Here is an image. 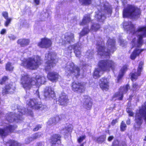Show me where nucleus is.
<instances>
[{"mask_svg":"<svg viewBox=\"0 0 146 146\" xmlns=\"http://www.w3.org/2000/svg\"><path fill=\"white\" fill-rule=\"evenodd\" d=\"M103 17L106 18L104 14H102L100 11L97 12L95 15V18L98 21L104 22V20L102 19Z\"/></svg>","mask_w":146,"mask_h":146,"instance_id":"obj_27","label":"nucleus"},{"mask_svg":"<svg viewBox=\"0 0 146 146\" xmlns=\"http://www.w3.org/2000/svg\"><path fill=\"white\" fill-rule=\"evenodd\" d=\"M77 44H75L73 45H71L69 46L67 49V52L68 53L71 54L72 52V50L74 51L75 49L76 48V47Z\"/></svg>","mask_w":146,"mask_h":146,"instance_id":"obj_36","label":"nucleus"},{"mask_svg":"<svg viewBox=\"0 0 146 146\" xmlns=\"http://www.w3.org/2000/svg\"><path fill=\"white\" fill-rule=\"evenodd\" d=\"M127 70V67L126 65L123 66L122 68L120 70L119 74L117 76V83H119L121 82L125 72Z\"/></svg>","mask_w":146,"mask_h":146,"instance_id":"obj_23","label":"nucleus"},{"mask_svg":"<svg viewBox=\"0 0 146 146\" xmlns=\"http://www.w3.org/2000/svg\"><path fill=\"white\" fill-rule=\"evenodd\" d=\"M6 21L4 22V25L6 27H7L11 23L12 19L10 18H8L5 19Z\"/></svg>","mask_w":146,"mask_h":146,"instance_id":"obj_43","label":"nucleus"},{"mask_svg":"<svg viewBox=\"0 0 146 146\" xmlns=\"http://www.w3.org/2000/svg\"><path fill=\"white\" fill-rule=\"evenodd\" d=\"M13 68L11 65V63L9 62H7L6 64L5 68L7 71H12L13 70Z\"/></svg>","mask_w":146,"mask_h":146,"instance_id":"obj_39","label":"nucleus"},{"mask_svg":"<svg viewBox=\"0 0 146 146\" xmlns=\"http://www.w3.org/2000/svg\"><path fill=\"white\" fill-rule=\"evenodd\" d=\"M117 119H115L112 120L111 122V124L112 125H114L117 123Z\"/></svg>","mask_w":146,"mask_h":146,"instance_id":"obj_51","label":"nucleus"},{"mask_svg":"<svg viewBox=\"0 0 146 146\" xmlns=\"http://www.w3.org/2000/svg\"><path fill=\"white\" fill-rule=\"evenodd\" d=\"M88 23L87 22V21H86L85 19L83 18L82 21L80 23V25L84 26L87 25Z\"/></svg>","mask_w":146,"mask_h":146,"instance_id":"obj_49","label":"nucleus"},{"mask_svg":"<svg viewBox=\"0 0 146 146\" xmlns=\"http://www.w3.org/2000/svg\"><path fill=\"white\" fill-rule=\"evenodd\" d=\"M60 77L58 73L54 71L49 72L47 75L48 79L52 82H57Z\"/></svg>","mask_w":146,"mask_h":146,"instance_id":"obj_20","label":"nucleus"},{"mask_svg":"<svg viewBox=\"0 0 146 146\" xmlns=\"http://www.w3.org/2000/svg\"><path fill=\"white\" fill-rule=\"evenodd\" d=\"M42 60L40 56H35L34 57H30L25 58L22 61L21 66L31 70L37 69L42 63Z\"/></svg>","mask_w":146,"mask_h":146,"instance_id":"obj_3","label":"nucleus"},{"mask_svg":"<svg viewBox=\"0 0 146 146\" xmlns=\"http://www.w3.org/2000/svg\"><path fill=\"white\" fill-rule=\"evenodd\" d=\"M2 112L1 111H0V115H1L2 113Z\"/></svg>","mask_w":146,"mask_h":146,"instance_id":"obj_61","label":"nucleus"},{"mask_svg":"<svg viewBox=\"0 0 146 146\" xmlns=\"http://www.w3.org/2000/svg\"><path fill=\"white\" fill-rule=\"evenodd\" d=\"M101 28L100 25L99 24L94 23L91 26V29L95 31H98Z\"/></svg>","mask_w":146,"mask_h":146,"instance_id":"obj_37","label":"nucleus"},{"mask_svg":"<svg viewBox=\"0 0 146 146\" xmlns=\"http://www.w3.org/2000/svg\"><path fill=\"white\" fill-rule=\"evenodd\" d=\"M127 23V25L126 26H129L128 31L132 33L133 34H136L137 32L143 31L144 33L142 34L144 37H146V26L139 27L137 30H135V25L132 23L131 21H128Z\"/></svg>","mask_w":146,"mask_h":146,"instance_id":"obj_10","label":"nucleus"},{"mask_svg":"<svg viewBox=\"0 0 146 146\" xmlns=\"http://www.w3.org/2000/svg\"><path fill=\"white\" fill-rule=\"evenodd\" d=\"M80 69L79 66L74 65H69L67 68L66 72L67 75L73 74L76 78H78L80 75Z\"/></svg>","mask_w":146,"mask_h":146,"instance_id":"obj_9","label":"nucleus"},{"mask_svg":"<svg viewBox=\"0 0 146 146\" xmlns=\"http://www.w3.org/2000/svg\"><path fill=\"white\" fill-rule=\"evenodd\" d=\"M6 30L5 29H2L0 32V33L1 34L3 35L6 33Z\"/></svg>","mask_w":146,"mask_h":146,"instance_id":"obj_55","label":"nucleus"},{"mask_svg":"<svg viewBox=\"0 0 146 146\" xmlns=\"http://www.w3.org/2000/svg\"><path fill=\"white\" fill-rule=\"evenodd\" d=\"M9 77L7 76H3L0 80V84L3 85L5 83L6 81L9 80Z\"/></svg>","mask_w":146,"mask_h":146,"instance_id":"obj_41","label":"nucleus"},{"mask_svg":"<svg viewBox=\"0 0 146 146\" xmlns=\"http://www.w3.org/2000/svg\"><path fill=\"white\" fill-rule=\"evenodd\" d=\"M27 104L28 107L32 109L39 110L42 108L43 105L39 104L35 99H31L27 101Z\"/></svg>","mask_w":146,"mask_h":146,"instance_id":"obj_14","label":"nucleus"},{"mask_svg":"<svg viewBox=\"0 0 146 146\" xmlns=\"http://www.w3.org/2000/svg\"><path fill=\"white\" fill-rule=\"evenodd\" d=\"M127 112L128 113L129 116H133L134 113L129 108L127 109Z\"/></svg>","mask_w":146,"mask_h":146,"instance_id":"obj_47","label":"nucleus"},{"mask_svg":"<svg viewBox=\"0 0 146 146\" xmlns=\"http://www.w3.org/2000/svg\"><path fill=\"white\" fill-rule=\"evenodd\" d=\"M136 39L135 38H133V39L132 40V41H131V43L132 44H134L135 43V41H136Z\"/></svg>","mask_w":146,"mask_h":146,"instance_id":"obj_57","label":"nucleus"},{"mask_svg":"<svg viewBox=\"0 0 146 146\" xmlns=\"http://www.w3.org/2000/svg\"><path fill=\"white\" fill-rule=\"evenodd\" d=\"M64 40L62 42L64 44H70L74 40V35L71 32H66L63 34Z\"/></svg>","mask_w":146,"mask_h":146,"instance_id":"obj_21","label":"nucleus"},{"mask_svg":"<svg viewBox=\"0 0 146 146\" xmlns=\"http://www.w3.org/2000/svg\"><path fill=\"white\" fill-rule=\"evenodd\" d=\"M86 137V136L85 135L80 136L77 139L78 143H80L85 139Z\"/></svg>","mask_w":146,"mask_h":146,"instance_id":"obj_44","label":"nucleus"},{"mask_svg":"<svg viewBox=\"0 0 146 146\" xmlns=\"http://www.w3.org/2000/svg\"><path fill=\"white\" fill-rule=\"evenodd\" d=\"M142 117L146 123V102L139 108L138 111L136 112L135 123L133 125V127L135 129L139 130L141 128L143 122Z\"/></svg>","mask_w":146,"mask_h":146,"instance_id":"obj_5","label":"nucleus"},{"mask_svg":"<svg viewBox=\"0 0 146 146\" xmlns=\"http://www.w3.org/2000/svg\"><path fill=\"white\" fill-rule=\"evenodd\" d=\"M41 128V125L39 124L37 125L34 128H33V130L34 131H36L39 130Z\"/></svg>","mask_w":146,"mask_h":146,"instance_id":"obj_50","label":"nucleus"},{"mask_svg":"<svg viewBox=\"0 0 146 146\" xmlns=\"http://www.w3.org/2000/svg\"><path fill=\"white\" fill-rule=\"evenodd\" d=\"M5 145L8 146H19L20 143L14 140L10 139L6 142Z\"/></svg>","mask_w":146,"mask_h":146,"instance_id":"obj_30","label":"nucleus"},{"mask_svg":"<svg viewBox=\"0 0 146 146\" xmlns=\"http://www.w3.org/2000/svg\"><path fill=\"white\" fill-rule=\"evenodd\" d=\"M56 54L52 52H49L45 54L44 69L46 71H49L55 67L58 62Z\"/></svg>","mask_w":146,"mask_h":146,"instance_id":"obj_6","label":"nucleus"},{"mask_svg":"<svg viewBox=\"0 0 146 146\" xmlns=\"http://www.w3.org/2000/svg\"><path fill=\"white\" fill-rule=\"evenodd\" d=\"M144 140L145 141H146V135L145 137V138L144 139Z\"/></svg>","mask_w":146,"mask_h":146,"instance_id":"obj_59","label":"nucleus"},{"mask_svg":"<svg viewBox=\"0 0 146 146\" xmlns=\"http://www.w3.org/2000/svg\"><path fill=\"white\" fill-rule=\"evenodd\" d=\"M55 94L54 92L50 87L46 88L44 90V95L45 98L52 97Z\"/></svg>","mask_w":146,"mask_h":146,"instance_id":"obj_26","label":"nucleus"},{"mask_svg":"<svg viewBox=\"0 0 146 146\" xmlns=\"http://www.w3.org/2000/svg\"><path fill=\"white\" fill-rule=\"evenodd\" d=\"M5 118L9 123H11L20 120V116L15 113H13L7 115Z\"/></svg>","mask_w":146,"mask_h":146,"instance_id":"obj_22","label":"nucleus"},{"mask_svg":"<svg viewBox=\"0 0 146 146\" xmlns=\"http://www.w3.org/2000/svg\"><path fill=\"white\" fill-rule=\"evenodd\" d=\"M2 15L5 19L9 18L8 13L6 11L3 12Z\"/></svg>","mask_w":146,"mask_h":146,"instance_id":"obj_48","label":"nucleus"},{"mask_svg":"<svg viewBox=\"0 0 146 146\" xmlns=\"http://www.w3.org/2000/svg\"><path fill=\"white\" fill-rule=\"evenodd\" d=\"M132 88L133 89V91H136L138 90L141 87L137 82H133L132 85Z\"/></svg>","mask_w":146,"mask_h":146,"instance_id":"obj_40","label":"nucleus"},{"mask_svg":"<svg viewBox=\"0 0 146 146\" xmlns=\"http://www.w3.org/2000/svg\"><path fill=\"white\" fill-rule=\"evenodd\" d=\"M15 128L13 125L9 124L3 128H0V135L3 138L5 137L9 133L13 132Z\"/></svg>","mask_w":146,"mask_h":146,"instance_id":"obj_11","label":"nucleus"},{"mask_svg":"<svg viewBox=\"0 0 146 146\" xmlns=\"http://www.w3.org/2000/svg\"><path fill=\"white\" fill-rule=\"evenodd\" d=\"M124 96V94L121 92L120 91L115 93L113 96V98H118L117 100H122Z\"/></svg>","mask_w":146,"mask_h":146,"instance_id":"obj_29","label":"nucleus"},{"mask_svg":"<svg viewBox=\"0 0 146 146\" xmlns=\"http://www.w3.org/2000/svg\"><path fill=\"white\" fill-rule=\"evenodd\" d=\"M116 65L115 63L111 60L103 59L100 60L98 64L100 70L97 68L95 69L93 74V77L95 79L99 78L100 76L99 74L100 71L109 72L111 69L113 71L114 70Z\"/></svg>","mask_w":146,"mask_h":146,"instance_id":"obj_2","label":"nucleus"},{"mask_svg":"<svg viewBox=\"0 0 146 146\" xmlns=\"http://www.w3.org/2000/svg\"><path fill=\"white\" fill-rule=\"evenodd\" d=\"M111 146H119V141L118 139L113 141L112 143Z\"/></svg>","mask_w":146,"mask_h":146,"instance_id":"obj_45","label":"nucleus"},{"mask_svg":"<svg viewBox=\"0 0 146 146\" xmlns=\"http://www.w3.org/2000/svg\"><path fill=\"white\" fill-rule=\"evenodd\" d=\"M80 2L82 3V5H89L92 3V0H79Z\"/></svg>","mask_w":146,"mask_h":146,"instance_id":"obj_38","label":"nucleus"},{"mask_svg":"<svg viewBox=\"0 0 146 146\" xmlns=\"http://www.w3.org/2000/svg\"><path fill=\"white\" fill-rule=\"evenodd\" d=\"M61 136L58 134H52L49 139L51 146H55L56 145L60 144L61 143Z\"/></svg>","mask_w":146,"mask_h":146,"instance_id":"obj_16","label":"nucleus"},{"mask_svg":"<svg viewBox=\"0 0 146 146\" xmlns=\"http://www.w3.org/2000/svg\"><path fill=\"white\" fill-rule=\"evenodd\" d=\"M130 86L129 84H127L125 85L120 86L119 89V90L124 94L127 92Z\"/></svg>","mask_w":146,"mask_h":146,"instance_id":"obj_32","label":"nucleus"},{"mask_svg":"<svg viewBox=\"0 0 146 146\" xmlns=\"http://www.w3.org/2000/svg\"><path fill=\"white\" fill-rule=\"evenodd\" d=\"M58 121H60V120H61L62 119L61 118H59V117H58Z\"/></svg>","mask_w":146,"mask_h":146,"instance_id":"obj_60","label":"nucleus"},{"mask_svg":"<svg viewBox=\"0 0 146 146\" xmlns=\"http://www.w3.org/2000/svg\"><path fill=\"white\" fill-rule=\"evenodd\" d=\"M84 146V143H81L80 146Z\"/></svg>","mask_w":146,"mask_h":146,"instance_id":"obj_58","label":"nucleus"},{"mask_svg":"<svg viewBox=\"0 0 146 146\" xmlns=\"http://www.w3.org/2000/svg\"><path fill=\"white\" fill-rule=\"evenodd\" d=\"M127 127V125L123 121L121 122L120 125V129L121 131H125Z\"/></svg>","mask_w":146,"mask_h":146,"instance_id":"obj_42","label":"nucleus"},{"mask_svg":"<svg viewBox=\"0 0 146 146\" xmlns=\"http://www.w3.org/2000/svg\"><path fill=\"white\" fill-rule=\"evenodd\" d=\"M133 47H134V46H133L132 48H133Z\"/></svg>","mask_w":146,"mask_h":146,"instance_id":"obj_62","label":"nucleus"},{"mask_svg":"<svg viewBox=\"0 0 146 146\" xmlns=\"http://www.w3.org/2000/svg\"><path fill=\"white\" fill-rule=\"evenodd\" d=\"M89 31L88 26L84 27L80 33V36L82 37L88 34Z\"/></svg>","mask_w":146,"mask_h":146,"instance_id":"obj_33","label":"nucleus"},{"mask_svg":"<svg viewBox=\"0 0 146 146\" xmlns=\"http://www.w3.org/2000/svg\"><path fill=\"white\" fill-rule=\"evenodd\" d=\"M145 37L143 34L138 35L137 43V47L140 48L141 47L143 43V38Z\"/></svg>","mask_w":146,"mask_h":146,"instance_id":"obj_31","label":"nucleus"},{"mask_svg":"<svg viewBox=\"0 0 146 146\" xmlns=\"http://www.w3.org/2000/svg\"><path fill=\"white\" fill-rule=\"evenodd\" d=\"M99 85L103 90L107 91L109 89L110 81L108 78L104 77L100 79Z\"/></svg>","mask_w":146,"mask_h":146,"instance_id":"obj_18","label":"nucleus"},{"mask_svg":"<svg viewBox=\"0 0 146 146\" xmlns=\"http://www.w3.org/2000/svg\"><path fill=\"white\" fill-rule=\"evenodd\" d=\"M52 45L50 39L46 37L42 38L40 41L37 43V45L41 48H47L50 47Z\"/></svg>","mask_w":146,"mask_h":146,"instance_id":"obj_12","label":"nucleus"},{"mask_svg":"<svg viewBox=\"0 0 146 146\" xmlns=\"http://www.w3.org/2000/svg\"><path fill=\"white\" fill-rule=\"evenodd\" d=\"M69 100L67 95L64 92H62L60 95L57 101L60 105L65 106L67 105Z\"/></svg>","mask_w":146,"mask_h":146,"instance_id":"obj_17","label":"nucleus"},{"mask_svg":"<svg viewBox=\"0 0 146 146\" xmlns=\"http://www.w3.org/2000/svg\"><path fill=\"white\" fill-rule=\"evenodd\" d=\"M33 1L36 5H38L40 4V0H33Z\"/></svg>","mask_w":146,"mask_h":146,"instance_id":"obj_54","label":"nucleus"},{"mask_svg":"<svg viewBox=\"0 0 146 146\" xmlns=\"http://www.w3.org/2000/svg\"><path fill=\"white\" fill-rule=\"evenodd\" d=\"M30 42V39L26 38H20L17 41V43L21 47H24L28 45Z\"/></svg>","mask_w":146,"mask_h":146,"instance_id":"obj_25","label":"nucleus"},{"mask_svg":"<svg viewBox=\"0 0 146 146\" xmlns=\"http://www.w3.org/2000/svg\"><path fill=\"white\" fill-rule=\"evenodd\" d=\"M16 88L12 84L8 83L5 84L3 88L2 94L3 95L11 94L15 92Z\"/></svg>","mask_w":146,"mask_h":146,"instance_id":"obj_15","label":"nucleus"},{"mask_svg":"<svg viewBox=\"0 0 146 146\" xmlns=\"http://www.w3.org/2000/svg\"><path fill=\"white\" fill-rule=\"evenodd\" d=\"M76 48L75 49L74 52L77 57L79 58L80 57L81 54V52L80 46L77 44Z\"/></svg>","mask_w":146,"mask_h":146,"instance_id":"obj_34","label":"nucleus"},{"mask_svg":"<svg viewBox=\"0 0 146 146\" xmlns=\"http://www.w3.org/2000/svg\"><path fill=\"white\" fill-rule=\"evenodd\" d=\"M83 18L87 21L88 23L91 21L90 16L89 15H86Z\"/></svg>","mask_w":146,"mask_h":146,"instance_id":"obj_46","label":"nucleus"},{"mask_svg":"<svg viewBox=\"0 0 146 146\" xmlns=\"http://www.w3.org/2000/svg\"><path fill=\"white\" fill-rule=\"evenodd\" d=\"M83 106L86 109L88 110H91L93 103L91 98L87 95L84 96Z\"/></svg>","mask_w":146,"mask_h":146,"instance_id":"obj_19","label":"nucleus"},{"mask_svg":"<svg viewBox=\"0 0 146 146\" xmlns=\"http://www.w3.org/2000/svg\"><path fill=\"white\" fill-rule=\"evenodd\" d=\"M126 123L127 125H129L131 124L130 120L129 118L127 119L126 121Z\"/></svg>","mask_w":146,"mask_h":146,"instance_id":"obj_56","label":"nucleus"},{"mask_svg":"<svg viewBox=\"0 0 146 146\" xmlns=\"http://www.w3.org/2000/svg\"><path fill=\"white\" fill-rule=\"evenodd\" d=\"M70 86L72 90L77 93H82L85 91V85L83 82L74 81L71 83Z\"/></svg>","mask_w":146,"mask_h":146,"instance_id":"obj_8","label":"nucleus"},{"mask_svg":"<svg viewBox=\"0 0 146 146\" xmlns=\"http://www.w3.org/2000/svg\"><path fill=\"white\" fill-rule=\"evenodd\" d=\"M45 78L43 76L36 75L31 77L28 74L22 75L20 79L21 84L26 92L30 90L34 86H37L45 82Z\"/></svg>","mask_w":146,"mask_h":146,"instance_id":"obj_1","label":"nucleus"},{"mask_svg":"<svg viewBox=\"0 0 146 146\" xmlns=\"http://www.w3.org/2000/svg\"><path fill=\"white\" fill-rule=\"evenodd\" d=\"M104 9L107 11L108 14L111 15L112 12V9L111 6L110 5H106L104 4L103 5Z\"/></svg>","mask_w":146,"mask_h":146,"instance_id":"obj_35","label":"nucleus"},{"mask_svg":"<svg viewBox=\"0 0 146 146\" xmlns=\"http://www.w3.org/2000/svg\"><path fill=\"white\" fill-rule=\"evenodd\" d=\"M114 137L113 136L111 135L109 136L108 138V140L109 141H111L113 139Z\"/></svg>","mask_w":146,"mask_h":146,"instance_id":"obj_53","label":"nucleus"},{"mask_svg":"<svg viewBox=\"0 0 146 146\" xmlns=\"http://www.w3.org/2000/svg\"><path fill=\"white\" fill-rule=\"evenodd\" d=\"M39 137L37 133H36L35 134V135L33 137L32 139L33 140H34L38 138Z\"/></svg>","mask_w":146,"mask_h":146,"instance_id":"obj_52","label":"nucleus"},{"mask_svg":"<svg viewBox=\"0 0 146 146\" xmlns=\"http://www.w3.org/2000/svg\"><path fill=\"white\" fill-rule=\"evenodd\" d=\"M108 45L110 46V48H108L105 50L106 47L104 45L97 44L98 48L97 51L98 54L101 56H110L111 54H113L116 50V41L114 39H110L107 41Z\"/></svg>","mask_w":146,"mask_h":146,"instance_id":"obj_4","label":"nucleus"},{"mask_svg":"<svg viewBox=\"0 0 146 146\" xmlns=\"http://www.w3.org/2000/svg\"><path fill=\"white\" fill-rule=\"evenodd\" d=\"M143 64V62L141 61L139 63L137 72H131L130 73L129 76H130V79L132 81L136 80L138 79V77L141 76Z\"/></svg>","mask_w":146,"mask_h":146,"instance_id":"obj_13","label":"nucleus"},{"mask_svg":"<svg viewBox=\"0 0 146 146\" xmlns=\"http://www.w3.org/2000/svg\"><path fill=\"white\" fill-rule=\"evenodd\" d=\"M139 8L134 5L127 4L126 7L124 8L123 15L124 18L137 17L141 14Z\"/></svg>","mask_w":146,"mask_h":146,"instance_id":"obj_7","label":"nucleus"},{"mask_svg":"<svg viewBox=\"0 0 146 146\" xmlns=\"http://www.w3.org/2000/svg\"><path fill=\"white\" fill-rule=\"evenodd\" d=\"M106 139V135L103 134L100 135L96 138V141L97 143L101 144L104 142Z\"/></svg>","mask_w":146,"mask_h":146,"instance_id":"obj_28","label":"nucleus"},{"mask_svg":"<svg viewBox=\"0 0 146 146\" xmlns=\"http://www.w3.org/2000/svg\"><path fill=\"white\" fill-rule=\"evenodd\" d=\"M145 50V49L143 48L135 49L131 54L130 56V58L132 60H134L137 56H139L141 52Z\"/></svg>","mask_w":146,"mask_h":146,"instance_id":"obj_24","label":"nucleus"}]
</instances>
